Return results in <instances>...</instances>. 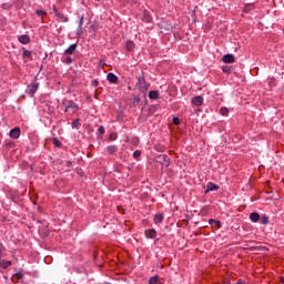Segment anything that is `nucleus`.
Segmentation results:
<instances>
[{
	"mask_svg": "<svg viewBox=\"0 0 284 284\" xmlns=\"http://www.w3.org/2000/svg\"><path fill=\"white\" fill-rule=\"evenodd\" d=\"M62 105L64 106V112H71V114L79 112V105L72 100H63Z\"/></svg>",
	"mask_w": 284,
	"mask_h": 284,
	"instance_id": "f257e3e1",
	"label": "nucleus"
},
{
	"mask_svg": "<svg viewBox=\"0 0 284 284\" xmlns=\"http://www.w3.org/2000/svg\"><path fill=\"white\" fill-rule=\"evenodd\" d=\"M138 88L141 92H148L150 84L145 81V77L142 75L138 80Z\"/></svg>",
	"mask_w": 284,
	"mask_h": 284,
	"instance_id": "f03ea898",
	"label": "nucleus"
},
{
	"mask_svg": "<svg viewBox=\"0 0 284 284\" xmlns=\"http://www.w3.org/2000/svg\"><path fill=\"white\" fill-rule=\"evenodd\" d=\"M53 12L55 14V17H58L59 21H61V23H68V16H65L63 12L59 11V9H57L55 6H53Z\"/></svg>",
	"mask_w": 284,
	"mask_h": 284,
	"instance_id": "7ed1b4c3",
	"label": "nucleus"
},
{
	"mask_svg": "<svg viewBox=\"0 0 284 284\" xmlns=\"http://www.w3.org/2000/svg\"><path fill=\"white\" fill-rule=\"evenodd\" d=\"M38 90H39V84L37 81L30 83L27 87V92H28V94H30V97H34V94L37 93Z\"/></svg>",
	"mask_w": 284,
	"mask_h": 284,
	"instance_id": "20e7f679",
	"label": "nucleus"
},
{
	"mask_svg": "<svg viewBox=\"0 0 284 284\" xmlns=\"http://www.w3.org/2000/svg\"><path fill=\"white\" fill-rule=\"evenodd\" d=\"M10 139H19L21 136V129L19 126H16L9 132Z\"/></svg>",
	"mask_w": 284,
	"mask_h": 284,
	"instance_id": "39448f33",
	"label": "nucleus"
},
{
	"mask_svg": "<svg viewBox=\"0 0 284 284\" xmlns=\"http://www.w3.org/2000/svg\"><path fill=\"white\" fill-rule=\"evenodd\" d=\"M158 163H161L164 168H168L170 165V159L168 155H159Z\"/></svg>",
	"mask_w": 284,
	"mask_h": 284,
	"instance_id": "423d86ee",
	"label": "nucleus"
},
{
	"mask_svg": "<svg viewBox=\"0 0 284 284\" xmlns=\"http://www.w3.org/2000/svg\"><path fill=\"white\" fill-rule=\"evenodd\" d=\"M220 186L212 183V182H209L207 185H206V191H205V194H207L209 192H216V190H219Z\"/></svg>",
	"mask_w": 284,
	"mask_h": 284,
	"instance_id": "0eeeda50",
	"label": "nucleus"
},
{
	"mask_svg": "<svg viewBox=\"0 0 284 284\" xmlns=\"http://www.w3.org/2000/svg\"><path fill=\"white\" fill-rule=\"evenodd\" d=\"M222 61L223 63H235L236 59L234 58V55L229 53L222 58Z\"/></svg>",
	"mask_w": 284,
	"mask_h": 284,
	"instance_id": "6e6552de",
	"label": "nucleus"
},
{
	"mask_svg": "<svg viewBox=\"0 0 284 284\" xmlns=\"http://www.w3.org/2000/svg\"><path fill=\"white\" fill-rule=\"evenodd\" d=\"M142 21H144V23H152V16L149 13L148 10L143 11Z\"/></svg>",
	"mask_w": 284,
	"mask_h": 284,
	"instance_id": "1a4fd4ad",
	"label": "nucleus"
},
{
	"mask_svg": "<svg viewBox=\"0 0 284 284\" xmlns=\"http://www.w3.org/2000/svg\"><path fill=\"white\" fill-rule=\"evenodd\" d=\"M18 41H20L22 45H28V43H30V36L22 34L18 38Z\"/></svg>",
	"mask_w": 284,
	"mask_h": 284,
	"instance_id": "9d476101",
	"label": "nucleus"
},
{
	"mask_svg": "<svg viewBox=\"0 0 284 284\" xmlns=\"http://www.w3.org/2000/svg\"><path fill=\"white\" fill-rule=\"evenodd\" d=\"M134 48H136V44H134V41L128 40L126 43H125L126 52L134 51Z\"/></svg>",
	"mask_w": 284,
	"mask_h": 284,
	"instance_id": "9b49d317",
	"label": "nucleus"
},
{
	"mask_svg": "<svg viewBox=\"0 0 284 284\" xmlns=\"http://www.w3.org/2000/svg\"><path fill=\"white\" fill-rule=\"evenodd\" d=\"M250 220L252 221V223H258V221H261V214H258L257 212H253L250 214Z\"/></svg>",
	"mask_w": 284,
	"mask_h": 284,
	"instance_id": "f8f14e48",
	"label": "nucleus"
},
{
	"mask_svg": "<svg viewBox=\"0 0 284 284\" xmlns=\"http://www.w3.org/2000/svg\"><path fill=\"white\" fill-rule=\"evenodd\" d=\"M192 103H193V105H197V106L203 105V97H201V95L194 97L192 99Z\"/></svg>",
	"mask_w": 284,
	"mask_h": 284,
	"instance_id": "ddd939ff",
	"label": "nucleus"
},
{
	"mask_svg": "<svg viewBox=\"0 0 284 284\" xmlns=\"http://www.w3.org/2000/svg\"><path fill=\"white\" fill-rule=\"evenodd\" d=\"M146 239H156V230L150 229L145 231Z\"/></svg>",
	"mask_w": 284,
	"mask_h": 284,
	"instance_id": "4468645a",
	"label": "nucleus"
},
{
	"mask_svg": "<svg viewBox=\"0 0 284 284\" xmlns=\"http://www.w3.org/2000/svg\"><path fill=\"white\" fill-rule=\"evenodd\" d=\"M106 79L110 83H116L119 81V77L114 73H108Z\"/></svg>",
	"mask_w": 284,
	"mask_h": 284,
	"instance_id": "2eb2a0df",
	"label": "nucleus"
},
{
	"mask_svg": "<svg viewBox=\"0 0 284 284\" xmlns=\"http://www.w3.org/2000/svg\"><path fill=\"white\" fill-rule=\"evenodd\" d=\"M77 52V44H71L65 51L64 54H74Z\"/></svg>",
	"mask_w": 284,
	"mask_h": 284,
	"instance_id": "dca6fc26",
	"label": "nucleus"
},
{
	"mask_svg": "<svg viewBox=\"0 0 284 284\" xmlns=\"http://www.w3.org/2000/svg\"><path fill=\"white\" fill-rule=\"evenodd\" d=\"M163 214H156L153 219V223H155V225H159V223H163Z\"/></svg>",
	"mask_w": 284,
	"mask_h": 284,
	"instance_id": "f3484780",
	"label": "nucleus"
},
{
	"mask_svg": "<svg viewBox=\"0 0 284 284\" xmlns=\"http://www.w3.org/2000/svg\"><path fill=\"white\" fill-rule=\"evenodd\" d=\"M118 150H119V148H116V145H109V146L106 148V152H108L109 154H116Z\"/></svg>",
	"mask_w": 284,
	"mask_h": 284,
	"instance_id": "a211bd4d",
	"label": "nucleus"
},
{
	"mask_svg": "<svg viewBox=\"0 0 284 284\" xmlns=\"http://www.w3.org/2000/svg\"><path fill=\"white\" fill-rule=\"evenodd\" d=\"M149 99L156 101L159 99V91H150Z\"/></svg>",
	"mask_w": 284,
	"mask_h": 284,
	"instance_id": "6ab92c4d",
	"label": "nucleus"
},
{
	"mask_svg": "<svg viewBox=\"0 0 284 284\" xmlns=\"http://www.w3.org/2000/svg\"><path fill=\"white\" fill-rule=\"evenodd\" d=\"M260 223L262 225H267V223H270V217L267 215L260 216Z\"/></svg>",
	"mask_w": 284,
	"mask_h": 284,
	"instance_id": "aec40b11",
	"label": "nucleus"
},
{
	"mask_svg": "<svg viewBox=\"0 0 284 284\" xmlns=\"http://www.w3.org/2000/svg\"><path fill=\"white\" fill-rule=\"evenodd\" d=\"M22 57L23 59H32V51L24 50Z\"/></svg>",
	"mask_w": 284,
	"mask_h": 284,
	"instance_id": "412c9836",
	"label": "nucleus"
},
{
	"mask_svg": "<svg viewBox=\"0 0 284 284\" xmlns=\"http://www.w3.org/2000/svg\"><path fill=\"white\" fill-rule=\"evenodd\" d=\"M222 72H224L225 74H232V67L223 65Z\"/></svg>",
	"mask_w": 284,
	"mask_h": 284,
	"instance_id": "4be33fe9",
	"label": "nucleus"
},
{
	"mask_svg": "<svg viewBox=\"0 0 284 284\" xmlns=\"http://www.w3.org/2000/svg\"><path fill=\"white\" fill-rule=\"evenodd\" d=\"M252 10H254V4L252 3L245 4L244 12H252Z\"/></svg>",
	"mask_w": 284,
	"mask_h": 284,
	"instance_id": "5701e85b",
	"label": "nucleus"
},
{
	"mask_svg": "<svg viewBox=\"0 0 284 284\" xmlns=\"http://www.w3.org/2000/svg\"><path fill=\"white\" fill-rule=\"evenodd\" d=\"M72 128H75V130H79L81 128V122L79 119L72 122Z\"/></svg>",
	"mask_w": 284,
	"mask_h": 284,
	"instance_id": "b1692460",
	"label": "nucleus"
},
{
	"mask_svg": "<svg viewBox=\"0 0 284 284\" xmlns=\"http://www.w3.org/2000/svg\"><path fill=\"white\" fill-rule=\"evenodd\" d=\"M220 114H222V116H227V114H230V110L227 108H222L220 110Z\"/></svg>",
	"mask_w": 284,
	"mask_h": 284,
	"instance_id": "393cba45",
	"label": "nucleus"
},
{
	"mask_svg": "<svg viewBox=\"0 0 284 284\" xmlns=\"http://www.w3.org/2000/svg\"><path fill=\"white\" fill-rule=\"evenodd\" d=\"M52 143H53V145L55 146V148H61V141H59V139H57V138H53L52 139Z\"/></svg>",
	"mask_w": 284,
	"mask_h": 284,
	"instance_id": "a878e982",
	"label": "nucleus"
},
{
	"mask_svg": "<svg viewBox=\"0 0 284 284\" xmlns=\"http://www.w3.org/2000/svg\"><path fill=\"white\" fill-rule=\"evenodd\" d=\"M210 225H217V227H221V221H216V220H209Z\"/></svg>",
	"mask_w": 284,
	"mask_h": 284,
	"instance_id": "bb28decb",
	"label": "nucleus"
},
{
	"mask_svg": "<svg viewBox=\"0 0 284 284\" xmlns=\"http://www.w3.org/2000/svg\"><path fill=\"white\" fill-rule=\"evenodd\" d=\"M173 124H174V125H181V119H179V118H173Z\"/></svg>",
	"mask_w": 284,
	"mask_h": 284,
	"instance_id": "cd10ccee",
	"label": "nucleus"
},
{
	"mask_svg": "<svg viewBox=\"0 0 284 284\" xmlns=\"http://www.w3.org/2000/svg\"><path fill=\"white\" fill-rule=\"evenodd\" d=\"M36 14H38V17H43V16H45V11H43V10H37V11H36Z\"/></svg>",
	"mask_w": 284,
	"mask_h": 284,
	"instance_id": "c85d7f7f",
	"label": "nucleus"
},
{
	"mask_svg": "<svg viewBox=\"0 0 284 284\" xmlns=\"http://www.w3.org/2000/svg\"><path fill=\"white\" fill-rule=\"evenodd\" d=\"M64 63H67V65H70V63H72V57H67Z\"/></svg>",
	"mask_w": 284,
	"mask_h": 284,
	"instance_id": "c756f323",
	"label": "nucleus"
},
{
	"mask_svg": "<svg viewBox=\"0 0 284 284\" xmlns=\"http://www.w3.org/2000/svg\"><path fill=\"white\" fill-rule=\"evenodd\" d=\"M99 134H105V128H103V125H101L98 130Z\"/></svg>",
	"mask_w": 284,
	"mask_h": 284,
	"instance_id": "7c9ffc66",
	"label": "nucleus"
},
{
	"mask_svg": "<svg viewBox=\"0 0 284 284\" xmlns=\"http://www.w3.org/2000/svg\"><path fill=\"white\" fill-rule=\"evenodd\" d=\"M139 156H141V151H135V152H133V158L134 159H139Z\"/></svg>",
	"mask_w": 284,
	"mask_h": 284,
	"instance_id": "2f4dec72",
	"label": "nucleus"
},
{
	"mask_svg": "<svg viewBox=\"0 0 284 284\" xmlns=\"http://www.w3.org/2000/svg\"><path fill=\"white\" fill-rule=\"evenodd\" d=\"M110 140L111 141H116V133H111L110 134Z\"/></svg>",
	"mask_w": 284,
	"mask_h": 284,
	"instance_id": "473e14b6",
	"label": "nucleus"
},
{
	"mask_svg": "<svg viewBox=\"0 0 284 284\" xmlns=\"http://www.w3.org/2000/svg\"><path fill=\"white\" fill-rule=\"evenodd\" d=\"M13 145H14V142H11V141L6 143V148H13Z\"/></svg>",
	"mask_w": 284,
	"mask_h": 284,
	"instance_id": "72a5a7b5",
	"label": "nucleus"
},
{
	"mask_svg": "<svg viewBox=\"0 0 284 284\" xmlns=\"http://www.w3.org/2000/svg\"><path fill=\"white\" fill-rule=\"evenodd\" d=\"M79 27L80 29L83 28V16L80 18Z\"/></svg>",
	"mask_w": 284,
	"mask_h": 284,
	"instance_id": "f704fd0d",
	"label": "nucleus"
},
{
	"mask_svg": "<svg viewBox=\"0 0 284 284\" xmlns=\"http://www.w3.org/2000/svg\"><path fill=\"white\" fill-rule=\"evenodd\" d=\"M92 85H93V88L99 87V81L98 80L92 81Z\"/></svg>",
	"mask_w": 284,
	"mask_h": 284,
	"instance_id": "c9c22d12",
	"label": "nucleus"
},
{
	"mask_svg": "<svg viewBox=\"0 0 284 284\" xmlns=\"http://www.w3.org/2000/svg\"><path fill=\"white\" fill-rule=\"evenodd\" d=\"M10 265H12V262L7 261L6 264H4V267H10Z\"/></svg>",
	"mask_w": 284,
	"mask_h": 284,
	"instance_id": "e433bc0d",
	"label": "nucleus"
},
{
	"mask_svg": "<svg viewBox=\"0 0 284 284\" xmlns=\"http://www.w3.org/2000/svg\"><path fill=\"white\" fill-rule=\"evenodd\" d=\"M2 8H3V10H8V8H10V6L7 4V3H3V4H2Z\"/></svg>",
	"mask_w": 284,
	"mask_h": 284,
	"instance_id": "4c0bfd02",
	"label": "nucleus"
},
{
	"mask_svg": "<svg viewBox=\"0 0 284 284\" xmlns=\"http://www.w3.org/2000/svg\"><path fill=\"white\" fill-rule=\"evenodd\" d=\"M91 28H99V24L97 22H94Z\"/></svg>",
	"mask_w": 284,
	"mask_h": 284,
	"instance_id": "58836bf2",
	"label": "nucleus"
},
{
	"mask_svg": "<svg viewBox=\"0 0 284 284\" xmlns=\"http://www.w3.org/2000/svg\"><path fill=\"white\" fill-rule=\"evenodd\" d=\"M236 284H245V282L239 280V281L236 282Z\"/></svg>",
	"mask_w": 284,
	"mask_h": 284,
	"instance_id": "ea45409f",
	"label": "nucleus"
},
{
	"mask_svg": "<svg viewBox=\"0 0 284 284\" xmlns=\"http://www.w3.org/2000/svg\"><path fill=\"white\" fill-rule=\"evenodd\" d=\"M67 165H68V166L72 165V162H70V161H69V162H67Z\"/></svg>",
	"mask_w": 284,
	"mask_h": 284,
	"instance_id": "a19ab883",
	"label": "nucleus"
},
{
	"mask_svg": "<svg viewBox=\"0 0 284 284\" xmlns=\"http://www.w3.org/2000/svg\"><path fill=\"white\" fill-rule=\"evenodd\" d=\"M281 283L284 284V277H281Z\"/></svg>",
	"mask_w": 284,
	"mask_h": 284,
	"instance_id": "79ce46f5",
	"label": "nucleus"
}]
</instances>
